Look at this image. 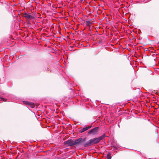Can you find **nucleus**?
<instances>
[{
  "instance_id": "1",
  "label": "nucleus",
  "mask_w": 159,
  "mask_h": 159,
  "mask_svg": "<svg viewBox=\"0 0 159 159\" xmlns=\"http://www.w3.org/2000/svg\"><path fill=\"white\" fill-rule=\"evenodd\" d=\"M97 138H94L90 139L89 141L84 144V147L89 146L94 144H97L99 143Z\"/></svg>"
},
{
  "instance_id": "2",
  "label": "nucleus",
  "mask_w": 159,
  "mask_h": 159,
  "mask_svg": "<svg viewBox=\"0 0 159 159\" xmlns=\"http://www.w3.org/2000/svg\"><path fill=\"white\" fill-rule=\"evenodd\" d=\"M98 127H96L94 128L93 129L90 130L89 132H88V134H92L93 135H95L96 134L98 131Z\"/></svg>"
},
{
  "instance_id": "3",
  "label": "nucleus",
  "mask_w": 159,
  "mask_h": 159,
  "mask_svg": "<svg viewBox=\"0 0 159 159\" xmlns=\"http://www.w3.org/2000/svg\"><path fill=\"white\" fill-rule=\"evenodd\" d=\"M64 145H67L68 146H72L74 145V142L72 139H69L65 141L64 142Z\"/></svg>"
},
{
  "instance_id": "4",
  "label": "nucleus",
  "mask_w": 159,
  "mask_h": 159,
  "mask_svg": "<svg viewBox=\"0 0 159 159\" xmlns=\"http://www.w3.org/2000/svg\"><path fill=\"white\" fill-rule=\"evenodd\" d=\"M23 103L25 104L29 105L32 108H34L35 107L34 104L33 102H30L26 101H23Z\"/></svg>"
},
{
  "instance_id": "5",
  "label": "nucleus",
  "mask_w": 159,
  "mask_h": 159,
  "mask_svg": "<svg viewBox=\"0 0 159 159\" xmlns=\"http://www.w3.org/2000/svg\"><path fill=\"white\" fill-rule=\"evenodd\" d=\"M91 127V126H88L85 127L84 128L82 129L81 130H80V132L81 133L84 132L86 130H88L89 129H90Z\"/></svg>"
},
{
  "instance_id": "6",
  "label": "nucleus",
  "mask_w": 159,
  "mask_h": 159,
  "mask_svg": "<svg viewBox=\"0 0 159 159\" xmlns=\"http://www.w3.org/2000/svg\"><path fill=\"white\" fill-rule=\"evenodd\" d=\"M25 17L27 19H33L34 18L33 16L27 13H25Z\"/></svg>"
},
{
  "instance_id": "7",
  "label": "nucleus",
  "mask_w": 159,
  "mask_h": 159,
  "mask_svg": "<svg viewBox=\"0 0 159 159\" xmlns=\"http://www.w3.org/2000/svg\"><path fill=\"white\" fill-rule=\"evenodd\" d=\"M82 140V138H80L75 140V141H74V145H75L76 144L79 143Z\"/></svg>"
},
{
  "instance_id": "8",
  "label": "nucleus",
  "mask_w": 159,
  "mask_h": 159,
  "mask_svg": "<svg viewBox=\"0 0 159 159\" xmlns=\"http://www.w3.org/2000/svg\"><path fill=\"white\" fill-rule=\"evenodd\" d=\"M106 137V135L105 134H104L102 136H100V137L97 138L98 139V141L99 142L101 140H103L104 139L105 137Z\"/></svg>"
},
{
  "instance_id": "9",
  "label": "nucleus",
  "mask_w": 159,
  "mask_h": 159,
  "mask_svg": "<svg viewBox=\"0 0 159 159\" xmlns=\"http://www.w3.org/2000/svg\"><path fill=\"white\" fill-rule=\"evenodd\" d=\"M107 158L108 159H111V154L110 152H109L107 155Z\"/></svg>"
},
{
  "instance_id": "10",
  "label": "nucleus",
  "mask_w": 159,
  "mask_h": 159,
  "mask_svg": "<svg viewBox=\"0 0 159 159\" xmlns=\"http://www.w3.org/2000/svg\"><path fill=\"white\" fill-rule=\"evenodd\" d=\"M86 24L87 26H89L91 24V23L89 21H86Z\"/></svg>"
},
{
  "instance_id": "11",
  "label": "nucleus",
  "mask_w": 159,
  "mask_h": 159,
  "mask_svg": "<svg viewBox=\"0 0 159 159\" xmlns=\"http://www.w3.org/2000/svg\"><path fill=\"white\" fill-rule=\"evenodd\" d=\"M1 100H2L3 101H7V99L4 98H1Z\"/></svg>"
},
{
  "instance_id": "12",
  "label": "nucleus",
  "mask_w": 159,
  "mask_h": 159,
  "mask_svg": "<svg viewBox=\"0 0 159 159\" xmlns=\"http://www.w3.org/2000/svg\"><path fill=\"white\" fill-rule=\"evenodd\" d=\"M85 140V139H83V140H84V141Z\"/></svg>"
}]
</instances>
